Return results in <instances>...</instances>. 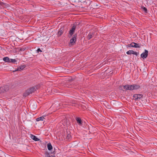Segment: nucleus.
<instances>
[{"label": "nucleus", "instance_id": "obj_1", "mask_svg": "<svg viewBox=\"0 0 157 157\" xmlns=\"http://www.w3.org/2000/svg\"><path fill=\"white\" fill-rule=\"evenodd\" d=\"M36 89V87L35 86H33L30 88L26 90L23 96L25 97L27 96L29 94L34 93Z\"/></svg>", "mask_w": 157, "mask_h": 157}, {"label": "nucleus", "instance_id": "obj_2", "mask_svg": "<svg viewBox=\"0 0 157 157\" xmlns=\"http://www.w3.org/2000/svg\"><path fill=\"white\" fill-rule=\"evenodd\" d=\"M128 90H137L140 88V86L139 85L136 84L132 85H128Z\"/></svg>", "mask_w": 157, "mask_h": 157}, {"label": "nucleus", "instance_id": "obj_3", "mask_svg": "<svg viewBox=\"0 0 157 157\" xmlns=\"http://www.w3.org/2000/svg\"><path fill=\"white\" fill-rule=\"evenodd\" d=\"M148 53V51L147 50L145 49L144 50V52L141 54V57L144 59L146 58L147 56Z\"/></svg>", "mask_w": 157, "mask_h": 157}, {"label": "nucleus", "instance_id": "obj_4", "mask_svg": "<svg viewBox=\"0 0 157 157\" xmlns=\"http://www.w3.org/2000/svg\"><path fill=\"white\" fill-rule=\"evenodd\" d=\"M76 25H74L71 28V29L69 31V33L70 36H71L74 33V32L76 29Z\"/></svg>", "mask_w": 157, "mask_h": 157}, {"label": "nucleus", "instance_id": "obj_5", "mask_svg": "<svg viewBox=\"0 0 157 157\" xmlns=\"http://www.w3.org/2000/svg\"><path fill=\"white\" fill-rule=\"evenodd\" d=\"M76 40V36L74 35L73 37L70 40V43L71 45L74 44Z\"/></svg>", "mask_w": 157, "mask_h": 157}, {"label": "nucleus", "instance_id": "obj_6", "mask_svg": "<svg viewBox=\"0 0 157 157\" xmlns=\"http://www.w3.org/2000/svg\"><path fill=\"white\" fill-rule=\"evenodd\" d=\"M95 35V33L94 32H90L88 34V35L86 37L87 38L90 40L91 38L93 37Z\"/></svg>", "mask_w": 157, "mask_h": 157}, {"label": "nucleus", "instance_id": "obj_7", "mask_svg": "<svg viewBox=\"0 0 157 157\" xmlns=\"http://www.w3.org/2000/svg\"><path fill=\"white\" fill-rule=\"evenodd\" d=\"M126 53L128 55H130L133 54L137 56L138 55L137 53L136 52H134L133 50H129L126 52Z\"/></svg>", "mask_w": 157, "mask_h": 157}, {"label": "nucleus", "instance_id": "obj_8", "mask_svg": "<svg viewBox=\"0 0 157 157\" xmlns=\"http://www.w3.org/2000/svg\"><path fill=\"white\" fill-rule=\"evenodd\" d=\"M76 120L77 123L79 125H81L82 124V122L81 118L77 117L76 118Z\"/></svg>", "mask_w": 157, "mask_h": 157}, {"label": "nucleus", "instance_id": "obj_9", "mask_svg": "<svg viewBox=\"0 0 157 157\" xmlns=\"http://www.w3.org/2000/svg\"><path fill=\"white\" fill-rule=\"evenodd\" d=\"M128 84L125 85V86H120V89L121 90H123V89H124L125 90H128V87H128Z\"/></svg>", "mask_w": 157, "mask_h": 157}, {"label": "nucleus", "instance_id": "obj_10", "mask_svg": "<svg viewBox=\"0 0 157 157\" xmlns=\"http://www.w3.org/2000/svg\"><path fill=\"white\" fill-rule=\"evenodd\" d=\"M133 44V47L135 48H140L141 47V45L135 42H132Z\"/></svg>", "mask_w": 157, "mask_h": 157}, {"label": "nucleus", "instance_id": "obj_11", "mask_svg": "<svg viewBox=\"0 0 157 157\" xmlns=\"http://www.w3.org/2000/svg\"><path fill=\"white\" fill-rule=\"evenodd\" d=\"M31 138L32 139L35 141H38L40 140V139L37 138L36 136L33 135H31Z\"/></svg>", "mask_w": 157, "mask_h": 157}, {"label": "nucleus", "instance_id": "obj_12", "mask_svg": "<svg viewBox=\"0 0 157 157\" xmlns=\"http://www.w3.org/2000/svg\"><path fill=\"white\" fill-rule=\"evenodd\" d=\"M25 67V65H23L20 66L19 67H17V70L21 71L23 70Z\"/></svg>", "mask_w": 157, "mask_h": 157}, {"label": "nucleus", "instance_id": "obj_13", "mask_svg": "<svg viewBox=\"0 0 157 157\" xmlns=\"http://www.w3.org/2000/svg\"><path fill=\"white\" fill-rule=\"evenodd\" d=\"M10 59L8 57H4L3 58V60L6 62L9 63Z\"/></svg>", "mask_w": 157, "mask_h": 157}, {"label": "nucleus", "instance_id": "obj_14", "mask_svg": "<svg viewBox=\"0 0 157 157\" xmlns=\"http://www.w3.org/2000/svg\"><path fill=\"white\" fill-rule=\"evenodd\" d=\"M3 87L4 91H5L6 92L8 91L9 89V87L8 86H3Z\"/></svg>", "mask_w": 157, "mask_h": 157}, {"label": "nucleus", "instance_id": "obj_15", "mask_svg": "<svg viewBox=\"0 0 157 157\" xmlns=\"http://www.w3.org/2000/svg\"><path fill=\"white\" fill-rule=\"evenodd\" d=\"M44 119V117L43 116L38 117L36 119L37 121H43Z\"/></svg>", "mask_w": 157, "mask_h": 157}, {"label": "nucleus", "instance_id": "obj_16", "mask_svg": "<svg viewBox=\"0 0 157 157\" xmlns=\"http://www.w3.org/2000/svg\"><path fill=\"white\" fill-rule=\"evenodd\" d=\"M48 149L49 150H51L52 149V147L50 143H48L47 144Z\"/></svg>", "mask_w": 157, "mask_h": 157}, {"label": "nucleus", "instance_id": "obj_17", "mask_svg": "<svg viewBox=\"0 0 157 157\" xmlns=\"http://www.w3.org/2000/svg\"><path fill=\"white\" fill-rule=\"evenodd\" d=\"M137 99H139L142 98L143 95L142 94H137Z\"/></svg>", "mask_w": 157, "mask_h": 157}, {"label": "nucleus", "instance_id": "obj_18", "mask_svg": "<svg viewBox=\"0 0 157 157\" xmlns=\"http://www.w3.org/2000/svg\"><path fill=\"white\" fill-rule=\"evenodd\" d=\"M17 62L16 59H10L9 63H15L16 62Z\"/></svg>", "mask_w": 157, "mask_h": 157}, {"label": "nucleus", "instance_id": "obj_19", "mask_svg": "<svg viewBox=\"0 0 157 157\" xmlns=\"http://www.w3.org/2000/svg\"><path fill=\"white\" fill-rule=\"evenodd\" d=\"M5 92V91H4V90L3 86L0 87V93H4Z\"/></svg>", "mask_w": 157, "mask_h": 157}, {"label": "nucleus", "instance_id": "obj_20", "mask_svg": "<svg viewBox=\"0 0 157 157\" xmlns=\"http://www.w3.org/2000/svg\"><path fill=\"white\" fill-rule=\"evenodd\" d=\"M63 32L62 30L60 29V30L58 32V35L59 36H60L63 34Z\"/></svg>", "mask_w": 157, "mask_h": 157}, {"label": "nucleus", "instance_id": "obj_21", "mask_svg": "<svg viewBox=\"0 0 157 157\" xmlns=\"http://www.w3.org/2000/svg\"><path fill=\"white\" fill-rule=\"evenodd\" d=\"M71 135L68 134L66 137V139H69L71 138Z\"/></svg>", "mask_w": 157, "mask_h": 157}, {"label": "nucleus", "instance_id": "obj_22", "mask_svg": "<svg viewBox=\"0 0 157 157\" xmlns=\"http://www.w3.org/2000/svg\"><path fill=\"white\" fill-rule=\"evenodd\" d=\"M127 47H133V44H132V42L131 44H128Z\"/></svg>", "mask_w": 157, "mask_h": 157}, {"label": "nucleus", "instance_id": "obj_23", "mask_svg": "<svg viewBox=\"0 0 157 157\" xmlns=\"http://www.w3.org/2000/svg\"><path fill=\"white\" fill-rule=\"evenodd\" d=\"M143 10L145 12L147 13V9L146 7H144L143 8Z\"/></svg>", "mask_w": 157, "mask_h": 157}, {"label": "nucleus", "instance_id": "obj_24", "mask_svg": "<svg viewBox=\"0 0 157 157\" xmlns=\"http://www.w3.org/2000/svg\"><path fill=\"white\" fill-rule=\"evenodd\" d=\"M42 52V51L41 50V49H40V48H38V49H37V52L38 53H39V52Z\"/></svg>", "mask_w": 157, "mask_h": 157}, {"label": "nucleus", "instance_id": "obj_25", "mask_svg": "<svg viewBox=\"0 0 157 157\" xmlns=\"http://www.w3.org/2000/svg\"><path fill=\"white\" fill-rule=\"evenodd\" d=\"M19 71V70H17V68L14 71H13V72H15V71Z\"/></svg>", "mask_w": 157, "mask_h": 157}, {"label": "nucleus", "instance_id": "obj_26", "mask_svg": "<svg viewBox=\"0 0 157 157\" xmlns=\"http://www.w3.org/2000/svg\"><path fill=\"white\" fill-rule=\"evenodd\" d=\"M48 157H53L51 155V156H49Z\"/></svg>", "mask_w": 157, "mask_h": 157}, {"label": "nucleus", "instance_id": "obj_27", "mask_svg": "<svg viewBox=\"0 0 157 157\" xmlns=\"http://www.w3.org/2000/svg\"><path fill=\"white\" fill-rule=\"evenodd\" d=\"M1 2H0V5H1Z\"/></svg>", "mask_w": 157, "mask_h": 157}]
</instances>
